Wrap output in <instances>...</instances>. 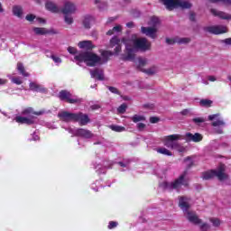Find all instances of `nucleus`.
I'll return each mask as SVG.
<instances>
[{
	"mask_svg": "<svg viewBox=\"0 0 231 231\" xmlns=\"http://www.w3.org/2000/svg\"><path fill=\"white\" fill-rule=\"evenodd\" d=\"M190 199L189 197H180L179 198V207L183 211V214L189 221V223H192L193 225H198L201 223V218L198 217V214L196 212L190 210Z\"/></svg>",
	"mask_w": 231,
	"mask_h": 231,
	"instance_id": "nucleus-2",
	"label": "nucleus"
},
{
	"mask_svg": "<svg viewBox=\"0 0 231 231\" xmlns=\"http://www.w3.org/2000/svg\"><path fill=\"white\" fill-rule=\"evenodd\" d=\"M7 80L5 79H0V86H5L6 84Z\"/></svg>",
	"mask_w": 231,
	"mask_h": 231,
	"instance_id": "nucleus-54",
	"label": "nucleus"
},
{
	"mask_svg": "<svg viewBox=\"0 0 231 231\" xmlns=\"http://www.w3.org/2000/svg\"><path fill=\"white\" fill-rule=\"evenodd\" d=\"M22 114L25 116H18L14 118V120L17 122V124H26L27 125H32V124H33L35 121L33 115H37L38 116L42 115V112H34L32 107L25 108Z\"/></svg>",
	"mask_w": 231,
	"mask_h": 231,
	"instance_id": "nucleus-5",
	"label": "nucleus"
},
{
	"mask_svg": "<svg viewBox=\"0 0 231 231\" xmlns=\"http://www.w3.org/2000/svg\"><path fill=\"white\" fill-rule=\"evenodd\" d=\"M189 171H185L176 180L173 182H167L164 181L161 184L162 189H166V190H180L181 187H188L189 186Z\"/></svg>",
	"mask_w": 231,
	"mask_h": 231,
	"instance_id": "nucleus-3",
	"label": "nucleus"
},
{
	"mask_svg": "<svg viewBox=\"0 0 231 231\" xmlns=\"http://www.w3.org/2000/svg\"><path fill=\"white\" fill-rule=\"evenodd\" d=\"M110 129L116 133H124L125 131V127L120 125H110Z\"/></svg>",
	"mask_w": 231,
	"mask_h": 231,
	"instance_id": "nucleus-32",
	"label": "nucleus"
},
{
	"mask_svg": "<svg viewBox=\"0 0 231 231\" xmlns=\"http://www.w3.org/2000/svg\"><path fill=\"white\" fill-rule=\"evenodd\" d=\"M64 21L66 24H73V16L71 14H65Z\"/></svg>",
	"mask_w": 231,
	"mask_h": 231,
	"instance_id": "nucleus-38",
	"label": "nucleus"
},
{
	"mask_svg": "<svg viewBox=\"0 0 231 231\" xmlns=\"http://www.w3.org/2000/svg\"><path fill=\"white\" fill-rule=\"evenodd\" d=\"M211 3H223V5H231V0H209Z\"/></svg>",
	"mask_w": 231,
	"mask_h": 231,
	"instance_id": "nucleus-41",
	"label": "nucleus"
},
{
	"mask_svg": "<svg viewBox=\"0 0 231 231\" xmlns=\"http://www.w3.org/2000/svg\"><path fill=\"white\" fill-rule=\"evenodd\" d=\"M32 140H34V142H37V140H39V135L37 134H33Z\"/></svg>",
	"mask_w": 231,
	"mask_h": 231,
	"instance_id": "nucleus-56",
	"label": "nucleus"
},
{
	"mask_svg": "<svg viewBox=\"0 0 231 231\" xmlns=\"http://www.w3.org/2000/svg\"><path fill=\"white\" fill-rule=\"evenodd\" d=\"M90 75L92 79H96L97 80H104V70L103 69H95L90 71Z\"/></svg>",
	"mask_w": 231,
	"mask_h": 231,
	"instance_id": "nucleus-18",
	"label": "nucleus"
},
{
	"mask_svg": "<svg viewBox=\"0 0 231 231\" xmlns=\"http://www.w3.org/2000/svg\"><path fill=\"white\" fill-rule=\"evenodd\" d=\"M79 48L80 50H93L95 48V45H93V42L91 41H82L78 43Z\"/></svg>",
	"mask_w": 231,
	"mask_h": 231,
	"instance_id": "nucleus-17",
	"label": "nucleus"
},
{
	"mask_svg": "<svg viewBox=\"0 0 231 231\" xmlns=\"http://www.w3.org/2000/svg\"><path fill=\"white\" fill-rule=\"evenodd\" d=\"M122 32V27L120 26V25H116V26H115L112 30H110V31H108L107 32H106V34L107 35H113V33H118V32Z\"/></svg>",
	"mask_w": 231,
	"mask_h": 231,
	"instance_id": "nucleus-33",
	"label": "nucleus"
},
{
	"mask_svg": "<svg viewBox=\"0 0 231 231\" xmlns=\"http://www.w3.org/2000/svg\"><path fill=\"white\" fill-rule=\"evenodd\" d=\"M68 131L72 136H79L86 139L93 138V133L84 128H69Z\"/></svg>",
	"mask_w": 231,
	"mask_h": 231,
	"instance_id": "nucleus-10",
	"label": "nucleus"
},
{
	"mask_svg": "<svg viewBox=\"0 0 231 231\" xmlns=\"http://www.w3.org/2000/svg\"><path fill=\"white\" fill-rule=\"evenodd\" d=\"M131 119L134 124H140L141 122H146L145 116H141V115H134V116H132Z\"/></svg>",
	"mask_w": 231,
	"mask_h": 231,
	"instance_id": "nucleus-27",
	"label": "nucleus"
},
{
	"mask_svg": "<svg viewBox=\"0 0 231 231\" xmlns=\"http://www.w3.org/2000/svg\"><path fill=\"white\" fill-rule=\"evenodd\" d=\"M143 72L147 73V75H154L155 73H158V68L157 67H152L148 69H144Z\"/></svg>",
	"mask_w": 231,
	"mask_h": 231,
	"instance_id": "nucleus-34",
	"label": "nucleus"
},
{
	"mask_svg": "<svg viewBox=\"0 0 231 231\" xmlns=\"http://www.w3.org/2000/svg\"><path fill=\"white\" fill-rule=\"evenodd\" d=\"M32 31L34 32L35 35H46V33H50L48 29L42 27H34Z\"/></svg>",
	"mask_w": 231,
	"mask_h": 231,
	"instance_id": "nucleus-24",
	"label": "nucleus"
},
{
	"mask_svg": "<svg viewBox=\"0 0 231 231\" xmlns=\"http://www.w3.org/2000/svg\"><path fill=\"white\" fill-rule=\"evenodd\" d=\"M58 116L60 120H62V122H75L77 119V114L61 111L58 114Z\"/></svg>",
	"mask_w": 231,
	"mask_h": 231,
	"instance_id": "nucleus-13",
	"label": "nucleus"
},
{
	"mask_svg": "<svg viewBox=\"0 0 231 231\" xmlns=\"http://www.w3.org/2000/svg\"><path fill=\"white\" fill-rule=\"evenodd\" d=\"M59 97L60 100H65L66 102H69V104H80L82 102V99L77 97L76 96H72L71 93L62 90L60 92Z\"/></svg>",
	"mask_w": 231,
	"mask_h": 231,
	"instance_id": "nucleus-11",
	"label": "nucleus"
},
{
	"mask_svg": "<svg viewBox=\"0 0 231 231\" xmlns=\"http://www.w3.org/2000/svg\"><path fill=\"white\" fill-rule=\"evenodd\" d=\"M91 23H93V17L87 16L83 21V26L87 29L91 28Z\"/></svg>",
	"mask_w": 231,
	"mask_h": 231,
	"instance_id": "nucleus-29",
	"label": "nucleus"
},
{
	"mask_svg": "<svg viewBox=\"0 0 231 231\" xmlns=\"http://www.w3.org/2000/svg\"><path fill=\"white\" fill-rule=\"evenodd\" d=\"M208 80H209L210 82H216V80H217V79H216L215 76H208Z\"/></svg>",
	"mask_w": 231,
	"mask_h": 231,
	"instance_id": "nucleus-50",
	"label": "nucleus"
},
{
	"mask_svg": "<svg viewBox=\"0 0 231 231\" xmlns=\"http://www.w3.org/2000/svg\"><path fill=\"white\" fill-rule=\"evenodd\" d=\"M17 69L23 77H30V73L26 72L24 66L22 63L17 64Z\"/></svg>",
	"mask_w": 231,
	"mask_h": 231,
	"instance_id": "nucleus-28",
	"label": "nucleus"
},
{
	"mask_svg": "<svg viewBox=\"0 0 231 231\" xmlns=\"http://www.w3.org/2000/svg\"><path fill=\"white\" fill-rule=\"evenodd\" d=\"M135 66L140 69L141 71H145L143 69L144 66H147V59L144 58H138L134 60Z\"/></svg>",
	"mask_w": 231,
	"mask_h": 231,
	"instance_id": "nucleus-20",
	"label": "nucleus"
},
{
	"mask_svg": "<svg viewBox=\"0 0 231 231\" xmlns=\"http://www.w3.org/2000/svg\"><path fill=\"white\" fill-rule=\"evenodd\" d=\"M204 84L208 85V82H207V81H206V82H204Z\"/></svg>",
	"mask_w": 231,
	"mask_h": 231,
	"instance_id": "nucleus-61",
	"label": "nucleus"
},
{
	"mask_svg": "<svg viewBox=\"0 0 231 231\" xmlns=\"http://www.w3.org/2000/svg\"><path fill=\"white\" fill-rule=\"evenodd\" d=\"M203 180H212V178H217L220 181L228 180V174H226V166L220 164L216 170L205 171L202 174Z\"/></svg>",
	"mask_w": 231,
	"mask_h": 231,
	"instance_id": "nucleus-4",
	"label": "nucleus"
},
{
	"mask_svg": "<svg viewBox=\"0 0 231 231\" xmlns=\"http://www.w3.org/2000/svg\"><path fill=\"white\" fill-rule=\"evenodd\" d=\"M29 88L31 89V91H36L39 93H46V88L42 85H41L37 82H31L29 84Z\"/></svg>",
	"mask_w": 231,
	"mask_h": 231,
	"instance_id": "nucleus-16",
	"label": "nucleus"
},
{
	"mask_svg": "<svg viewBox=\"0 0 231 231\" xmlns=\"http://www.w3.org/2000/svg\"><path fill=\"white\" fill-rule=\"evenodd\" d=\"M209 221L216 228H219V226H221V220L217 217H210Z\"/></svg>",
	"mask_w": 231,
	"mask_h": 231,
	"instance_id": "nucleus-30",
	"label": "nucleus"
},
{
	"mask_svg": "<svg viewBox=\"0 0 231 231\" xmlns=\"http://www.w3.org/2000/svg\"><path fill=\"white\" fill-rule=\"evenodd\" d=\"M180 113H181V115H183V116H185L189 115V113H190V110H189V109H184V110H182Z\"/></svg>",
	"mask_w": 231,
	"mask_h": 231,
	"instance_id": "nucleus-52",
	"label": "nucleus"
},
{
	"mask_svg": "<svg viewBox=\"0 0 231 231\" xmlns=\"http://www.w3.org/2000/svg\"><path fill=\"white\" fill-rule=\"evenodd\" d=\"M126 109H127V105L122 104V105L117 108V111H118V113H121V115H124V113L126 111Z\"/></svg>",
	"mask_w": 231,
	"mask_h": 231,
	"instance_id": "nucleus-40",
	"label": "nucleus"
},
{
	"mask_svg": "<svg viewBox=\"0 0 231 231\" xmlns=\"http://www.w3.org/2000/svg\"><path fill=\"white\" fill-rule=\"evenodd\" d=\"M146 122L137 123V129L139 131H143V129H145V127H146V125H145Z\"/></svg>",
	"mask_w": 231,
	"mask_h": 231,
	"instance_id": "nucleus-43",
	"label": "nucleus"
},
{
	"mask_svg": "<svg viewBox=\"0 0 231 231\" xmlns=\"http://www.w3.org/2000/svg\"><path fill=\"white\" fill-rule=\"evenodd\" d=\"M150 26L152 27H142L141 32L151 39H156V32H158V26H160V19L156 16L152 17L150 21Z\"/></svg>",
	"mask_w": 231,
	"mask_h": 231,
	"instance_id": "nucleus-6",
	"label": "nucleus"
},
{
	"mask_svg": "<svg viewBox=\"0 0 231 231\" xmlns=\"http://www.w3.org/2000/svg\"><path fill=\"white\" fill-rule=\"evenodd\" d=\"M67 50L71 55H79V53H77V48L75 47H69Z\"/></svg>",
	"mask_w": 231,
	"mask_h": 231,
	"instance_id": "nucleus-42",
	"label": "nucleus"
},
{
	"mask_svg": "<svg viewBox=\"0 0 231 231\" xmlns=\"http://www.w3.org/2000/svg\"><path fill=\"white\" fill-rule=\"evenodd\" d=\"M9 79H11L12 82L17 86H21V84H23V79L21 78H12L9 76Z\"/></svg>",
	"mask_w": 231,
	"mask_h": 231,
	"instance_id": "nucleus-39",
	"label": "nucleus"
},
{
	"mask_svg": "<svg viewBox=\"0 0 231 231\" xmlns=\"http://www.w3.org/2000/svg\"><path fill=\"white\" fill-rule=\"evenodd\" d=\"M159 154H163L164 156H172V152L165 147H160L156 149Z\"/></svg>",
	"mask_w": 231,
	"mask_h": 231,
	"instance_id": "nucleus-26",
	"label": "nucleus"
},
{
	"mask_svg": "<svg viewBox=\"0 0 231 231\" xmlns=\"http://www.w3.org/2000/svg\"><path fill=\"white\" fill-rule=\"evenodd\" d=\"M178 140H181L180 134H171L162 138V143L168 149H176L178 147Z\"/></svg>",
	"mask_w": 231,
	"mask_h": 231,
	"instance_id": "nucleus-9",
	"label": "nucleus"
},
{
	"mask_svg": "<svg viewBox=\"0 0 231 231\" xmlns=\"http://www.w3.org/2000/svg\"><path fill=\"white\" fill-rule=\"evenodd\" d=\"M185 163H186V165H189V166L192 165V158L188 157V158L185 160Z\"/></svg>",
	"mask_w": 231,
	"mask_h": 231,
	"instance_id": "nucleus-49",
	"label": "nucleus"
},
{
	"mask_svg": "<svg viewBox=\"0 0 231 231\" xmlns=\"http://www.w3.org/2000/svg\"><path fill=\"white\" fill-rule=\"evenodd\" d=\"M166 42H168V44H174V42H178V44H189V42H190V38H179L174 42L172 40L167 39Z\"/></svg>",
	"mask_w": 231,
	"mask_h": 231,
	"instance_id": "nucleus-23",
	"label": "nucleus"
},
{
	"mask_svg": "<svg viewBox=\"0 0 231 231\" xmlns=\"http://www.w3.org/2000/svg\"><path fill=\"white\" fill-rule=\"evenodd\" d=\"M207 32L213 33L214 35H221V33H226L228 28L223 25H213L206 28Z\"/></svg>",
	"mask_w": 231,
	"mask_h": 231,
	"instance_id": "nucleus-12",
	"label": "nucleus"
},
{
	"mask_svg": "<svg viewBox=\"0 0 231 231\" xmlns=\"http://www.w3.org/2000/svg\"><path fill=\"white\" fill-rule=\"evenodd\" d=\"M185 140L187 142H201V140H203V135H201V134L199 133H196V134H191V133H187L185 135Z\"/></svg>",
	"mask_w": 231,
	"mask_h": 231,
	"instance_id": "nucleus-15",
	"label": "nucleus"
},
{
	"mask_svg": "<svg viewBox=\"0 0 231 231\" xmlns=\"http://www.w3.org/2000/svg\"><path fill=\"white\" fill-rule=\"evenodd\" d=\"M119 165H120L121 167H126V165L124 164V162H119Z\"/></svg>",
	"mask_w": 231,
	"mask_h": 231,
	"instance_id": "nucleus-58",
	"label": "nucleus"
},
{
	"mask_svg": "<svg viewBox=\"0 0 231 231\" xmlns=\"http://www.w3.org/2000/svg\"><path fill=\"white\" fill-rule=\"evenodd\" d=\"M75 122H79L81 125H86L89 122V117L88 115L83 114H77V118L75 119Z\"/></svg>",
	"mask_w": 231,
	"mask_h": 231,
	"instance_id": "nucleus-22",
	"label": "nucleus"
},
{
	"mask_svg": "<svg viewBox=\"0 0 231 231\" xmlns=\"http://www.w3.org/2000/svg\"><path fill=\"white\" fill-rule=\"evenodd\" d=\"M192 122L196 124V125H201V124L205 123V118L203 117H195L192 119Z\"/></svg>",
	"mask_w": 231,
	"mask_h": 231,
	"instance_id": "nucleus-37",
	"label": "nucleus"
},
{
	"mask_svg": "<svg viewBox=\"0 0 231 231\" xmlns=\"http://www.w3.org/2000/svg\"><path fill=\"white\" fill-rule=\"evenodd\" d=\"M75 10H77L75 4L67 1L62 8V14H64V15H71V14H75Z\"/></svg>",
	"mask_w": 231,
	"mask_h": 231,
	"instance_id": "nucleus-14",
	"label": "nucleus"
},
{
	"mask_svg": "<svg viewBox=\"0 0 231 231\" xmlns=\"http://www.w3.org/2000/svg\"><path fill=\"white\" fill-rule=\"evenodd\" d=\"M116 226H118V223L115 222V221H111L109 222L108 225V228L111 230L113 228H116Z\"/></svg>",
	"mask_w": 231,
	"mask_h": 231,
	"instance_id": "nucleus-45",
	"label": "nucleus"
},
{
	"mask_svg": "<svg viewBox=\"0 0 231 231\" xmlns=\"http://www.w3.org/2000/svg\"><path fill=\"white\" fill-rule=\"evenodd\" d=\"M108 89L111 93H115L116 95L118 93V89L116 88L109 87Z\"/></svg>",
	"mask_w": 231,
	"mask_h": 231,
	"instance_id": "nucleus-48",
	"label": "nucleus"
},
{
	"mask_svg": "<svg viewBox=\"0 0 231 231\" xmlns=\"http://www.w3.org/2000/svg\"><path fill=\"white\" fill-rule=\"evenodd\" d=\"M92 109H98V106H92Z\"/></svg>",
	"mask_w": 231,
	"mask_h": 231,
	"instance_id": "nucleus-59",
	"label": "nucleus"
},
{
	"mask_svg": "<svg viewBox=\"0 0 231 231\" xmlns=\"http://www.w3.org/2000/svg\"><path fill=\"white\" fill-rule=\"evenodd\" d=\"M175 151H178L179 152H185V147L181 146L180 143H178V146L174 148Z\"/></svg>",
	"mask_w": 231,
	"mask_h": 231,
	"instance_id": "nucleus-44",
	"label": "nucleus"
},
{
	"mask_svg": "<svg viewBox=\"0 0 231 231\" xmlns=\"http://www.w3.org/2000/svg\"><path fill=\"white\" fill-rule=\"evenodd\" d=\"M166 6L167 10H174V8H191L192 4L182 0H161Z\"/></svg>",
	"mask_w": 231,
	"mask_h": 231,
	"instance_id": "nucleus-7",
	"label": "nucleus"
},
{
	"mask_svg": "<svg viewBox=\"0 0 231 231\" xmlns=\"http://www.w3.org/2000/svg\"><path fill=\"white\" fill-rule=\"evenodd\" d=\"M127 28H133L134 26V23L133 22H129L126 23Z\"/></svg>",
	"mask_w": 231,
	"mask_h": 231,
	"instance_id": "nucleus-55",
	"label": "nucleus"
},
{
	"mask_svg": "<svg viewBox=\"0 0 231 231\" xmlns=\"http://www.w3.org/2000/svg\"><path fill=\"white\" fill-rule=\"evenodd\" d=\"M45 8H46V10H49V12H52V14L59 13V7L57 6V5H55V3L51 2V1L46 2Z\"/></svg>",
	"mask_w": 231,
	"mask_h": 231,
	"instance_id": "nucleus-21",
	"label": "nucleus"
},
{
	"mask_svg": "<svg viewBox=\"0 0 231 231\" xmlns=\"http://www.w3.org/2000/svg\"><path fill=\"white\" fill-rule=\"evenodd\" d=\"M122 43L125 46V55H123L124 60H134V55L136 51H149L151 50V43L145 38H140L136 34H133L132 37L127 40L124 38L123 40L114 37L110 40V48H115L114 52L109 51H103L101 52L102 58L93 52H79L74 56V62L79 66L85 62L87 66L93 68L94 66H100L104 62H107L109 57L112 55H119L122 51Z\"/></svg>",
	"mask_w": 231,
	"mask_h": 231,
	"instance_id": "nucleus-1",
	"label": "nucleus"
},
{
	"mask_svg": "<svg viewBox=\"0 0 231 231\" xmlns=\"http://www.w3.org/2000/svg\"><path fill=\"white\" fill-rule=\"evenodd\" d=\"M36 21L38 23H40V24H44L46 23V20L42 19V18H37Z\"/></svg>",
	"mask_w": 231,
	"mask_h": 231,
	"instance_id": "nucleus-51",
	"label": "nucleus"
},
{
	"mask_svg": "<svg viewBox=\"0 0 231 231\" xmlns=\"http://www.w3.org/2000/svg\"><path fill=\"white\" fill-rule=\"evenodd\" d=\"M150 122L151 124H158V122H160V118L158 117H150Z\"/></svg>",
	"mask_w": 231,
	"mask_h": 231,
	"instance_id": "nucleus-47",
	"label": "nucleus"
},
{
	"mask_svg": "<svg viewBox=\"0 0 231 231\" xmlns=\"http://www.w3.org/2000/svg\"><path fill=\"white\" fill-rule=\"evenodd\" d=\"M199 104L202 107H210L212 106V100H210V99H201Z\"/></svg>",
	"mask_w": 231,
	"mask_h": 231,
	"instance_id": "nucleus-31",
	"label": "nucleus"
},
{
	"mask_svg": "<svg viewBox=\"0 0 231 231\" xmlns=\"http://www.w3.org/2000/svg\"><path fill=\"white\" fill-rule=\"evenodd\" d=\"M225 44H228L229 46H231V38H227L226 40H224Z\"/></svg>",
	"mask_w": 231,
	"mask_h": 231,
	"instance_id": "nucleus-53",
	"label": "nucleus"
},
{
	"mask_svg": "<svg viewBox=\"0 0 231 231\" xmlns=\"http://www.w3.org/2000/svg\"><path fill=\"white\" fill-rule=\"evenodd\" d=\"M13 14L16 17H23V7L21 5H14L13 7Z\"/></svg>",
	"mask_w": 231,
	"mask_h": 231,
	"instance_id": "nucleus-25",
	"label": "nucleus"
},
{
	"mask_svg": "<svg viewBox=\"0 0 231 231\" xmlns=\"http://www.w3.org/2000/svg\"><path fill=\"white\" fill-rule=\"evenodd\" d=\"M95 3L96 5H98V3H100V0H96Z\"/></svg>",
	"mask_w": 231,
	"mask_h": 231,
	"instance_id": "nucleus-60",
	"label": "nucleus"
},
{
	"mask_svg": "<svg viewBox=\"0 0 231 231\" xmlns=\"http://www.w3.org/2000/svg\"><path fill=\"white\" fill-rule=\"evenodd\" d=\"M5 9H3V5L0 3V14H3Z\"/></svg>",
	"mask_w": 231,
	"mask_h": 231,
	"instance_id": "nucleus-57",
	"label": "nucleus"
},
{
	"mask_svg": "<svg viewBox=\"0 0 231 231\" xmlns=\"http://www.w3.org/2000/svg\"><path fill=\"white\" fill-rule=\"evenodd\" d=\"M51 59H52L53 62H55V64L57 66H59V64L62 63V59H60V57H59L57 55H51Z\"/></svg>",
	"mask_w": 231,
	"mask_h": 231,
	"instance_id": "nucleus-36",
	"label": "nucleus"
},
{
	"mask_svg": "<svg viewBox=\"0 0 231 231\" xmlns=\"http://www.w3.org/2000/svg\"><path fill=\"white\" fill-rule=\"evenodd\" d=\"M211 14H213V15H216L217 17H220V19H225L226 21L231 19V14H228L221 11H217L216 9H212Z\"/></svg>",
	"mask_w": 231,
	"mask_h": 231,
	"instance_id": "nucleus-19",
	"label": "nucleus"
},
{
	"mask_svg": "<svg viewBox=\"0 0 231 231\" xmlns=\"http://www.w3.org/2000/svg\"><path fill=\"white\" fill-rule=\"evenodd\" d=\"M208 120L212 122L211 125L214 127V133L217 134H223V127H225V121L219 117V114L208 116Z\"/></svg>",
	"mask_w": 231,
	"mask_h": 231,
	"instance_id": "nucleus-8",
	"label": "nucleus"
},
{
	"mask_svg": "<svg viewBox=\"0 0 231 231\" xmlns=\"http://www.w3.org/2000/svg\"><path fill=\"white\" fill-rule=\"evenodd\" d=\"M25 19H26V21H29L30 23H32V21H33L35 19V15H33V14H27Z\"/></svg>",
	"mask_w": 231,
	"mask_h": 231,
	"instance_id": "nucleus-46",
	"label": "nucleus"
},
{
	"mask_svg": "<svg viewBox=\"0 0 231 231\" xmlns=\"http://www.w3.org/2000/svg\"><path fill=\"white\" fill-rule=\"evenodd\" d=\"M195 225H199L200 230H202V231H207V230H209V228H210V226L207 223H203V221L201 219H200V223L195 224Z\"/></svg>",
	"mask_w": 231,
	"mask_h": 231,
	"instance_id": "nucleus-35",
	"label": "nucleus"
}]
</instances>
